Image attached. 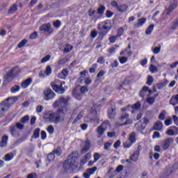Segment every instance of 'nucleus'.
Listing matches in <instances>:
<instances>
[{"label":"nucleus","instance_id":"nucleus-59","mask_svg":"<svg viewBox=\"0 0 178 178\" xmlns=\"http://www.w3.org/2000/svg\"><path fill=\"white\" fill-rule=\"evenodd\" d=\"M67 62V59L66 58H62L59 60L58 65H65Z\"/></svg>","mask_w":178,"mask_h":178},{"label":"nucleus","instance_id":"nucleus-33","mask_svg":"<svg viewBox=\"0 0 178 178\" xmlns=\"http://www.w3.org/2000/svg\"><path fill=\"white\" fill-rule=\"evenodd\" d=\"M13 159H14V155L13 154V153H8L5 156V161H11Z\"/></svg>","mask_w":178,"mask_h":178},{"label":"nucleus","instance_id":"nucleus-13","mask_svg":"<svg viewBox=\"0 0 178 178\" xmlns=\"http://www.w3.org/2000/svg\"><path fill=\"white\" fill-rule=\"evenodd\" d=\"M90 147H91L90 141L89 140H87L85 142V145H84L83 149H82V150H81V154H85L88 151H89V149H90Z\"/></svg>","mask_w":178,"mask_h":178},{"label":"nucleus","instance_id":"nucleus-11","mask_svg":"<svg viewBox=\"0 0 178 178\" xmlns=\"http://www.w3.org/2000/svg\"><path fill=\"white\" fill-rule=\"evenodd\" d=\"M172 142H174V139L172 138H168L166 140H163L162 144L163 149H168L170 147V145L172 143Z\"/></svg>","mask_w":178,"mask_h":178},{"label":"nucleus","instance_id":"nucleus-60","mask_svg":"<svg viewBox=\"0 0 178 178\" xmlns=\"http://www.w3.org/2000/svg\"><path fill=\"white\" fill-rule=\"evenodd\" d=\"M60 24H61L60 21L57 20V21L53 22V26H54V27H56V28H60Z\"/></svg>","mask_w":178,"mask_h":178},{"label":"nucleus","instance_id":"nucleus-12","mask_svg":"<svg viewBox=\"0 0 178 178\" xmlns=\"http://www.w3.org/2000/svg\"><path fill=\"white\" fill-rule=\"evenodd\" d=\"M116 115V108L115 106L111 107V109H108V119H115Z\"/></svg>","mask_w":178,"mask_h":178},{"label":"nucleus","instance_id":"nucleus-39","mask_svg":"<svg viewBox=\"0 0 178 178\" xmlns=\"http://www.w3.org/2000/svg\"><path fill=\"white\" fill-rule=\"evenodd\" d=\"M129 141L131 142L132 143H134L136 142V134L135 133L132 132L130 134Z\"/></svg>","mask_w":178,"mask_h":178},{"label":"nucleus","instance_id":"nucleus-10","mask_svg":"<svg viewBox=\"0 0 178 178\" xmlns=\"http://www.w3.org/2000/svg\"><path fill=\"white\" fill-rule=\"evenodd\" d=\"M97 170V168L96 166L92 168H88L86 170V172L83 173L84 178H90V176L93 175Z\"/></svg>","mask_w":178,"mask_h":178},{"label":"nucleus","instance_id":"nucleus-27","mask_svg":"<svg viewBox=\"0 0 178 178\" xmlns=\"http://www.w3.org/2000/svg\"><path fill=\"white\" fill-rule=\"evenodd\" d=\"M16 11H17V6L16 4H13L8 10V14H14Z\"/></svg>","mask_w":178,"mask_h":178},{"label":"nucleus","instance_id":"nucleus-37","mask_svg":"<svg viewBox=\"0 0 178 178\" xmlns=\"http://www.w3.org/2000/svg\"><path fill=\"white\" fill-rule=\"evenodd\" d=\"M161 46L155 47V48H152V52L154 54H159V52H161Z\"/></svg>","mask_w":178,"mask_h":178},{"label":"nucleus","instance_id":"nucleus-9","mask_svg":"<svg viewBox=\"0 0 178 178\" xmlns=\"http://www.w3.org/2000/svg\"><path fill=\"white\" fill-rule=\"evenodd\" d=\"M16 68H12V70H9L8 72L6 73L5 76L6 83H10L14 79V71Z\"/></svg>","mask_w":178,"mask_h":178},{"label":"nucleus","instance_id":"nucleus-61","mask_svg":"<svg viewBox=\"0 0 178 178\" xmlns=\"http://www.w3.org/2000/svg\"><path fill=\"white\" fill-rule=\"evenodd\" d=\"M89 90L88 89V88L86 86H82L81 88H80V91L81 93H86V92H88Z\"/></svg>","mask_w":178,"mask_h":178},{"label":"nucleus","instance_id":"nucleus-18","mask_svg":"<svg viewBox=\"0 0 178 178\" xmlns=\"http://www.w3.org/2000/svg\"><path fill=\"white\" fill-rule=\"evenodd\" d=\"M170 104L172 106H176L178 104V94L176 95H173L170 100Z\"/></svg>","mask_w":178,"mask_h":178},{"label":"nucleus","instance_id":"nucleus-38","mask_svg":"<svg viewBox=\"0 0 178 178\" xmlns=\"http://www.w3.org/2000/svg\"><path fill=\"white\" fill-rule=\"evenodd\" d=\"M72 95H74V97L76 98L77 100L81 101V95L80 93L76 94V90L75 89H74V90H72Z\"/></svg>","mask_w":178,"mask_h":178},{"label":"nucleus","instance_id":"nucleus-14","mask_svg":"<svg viewBox=\"0 0 178 178\" xmlns=\"http://www.w3.org/2000/svg\"><path fill=\"white\" fill-rule=\"evenodd\" d=\"M31 83H32V78H28L22 82V88L24 89L27 88L29 86H31Z\"/></svg>","mask_w":178,"mask_h":178},{"label":"nucleus","instance_id":"nucleus-53","mask_svg":"<svg viewBox=\"0 0 178 178\" xmlns=\"http://www.w3.org/2000/svg\"><path fill=\"white\" fill-rule=\"evenodd\" d=\"M47 131L49 132V134H53L54 132V128L52 125H49L47 127Z\"/></svg>","mask_w":178,"mask_h":178},{"label":"nucleus","instance_id":"nucleus-30","mask_svg":"<svg viewBox=\"0 0 178 178\" xmlns=\"http://www.w3.org/2000/svg\"><path fill=\"white\" fill-rule=\"evenodd\" d=\"M40 129L36 128L35 131H33V136L35 139L38 138L40 137Z\"/></svg>","mask_w":178,"mask_h":178},{"label":"nucleus","instance_id":"nucleus-42","mask_svg":"<svg viewBox=\"0 0 178 178\" xmlns=\"http://www.w3.org/2000/svg\"><path fill=\"white\" fill-rule=\"evenodd\" d=\"M55 159V155L54 153H49V155L47 156V159L49 162L54 161Z\"/></svg>","mask_w":178,"mask_h":178},{"label":"nucleus","instance_id":"nucleus-7","mask_svg":"<svg viewBox=\"0 0 178 178\" xmlns=\"http://www.w3.org/2000/svg\"><path fill=\"white\" fill-rule=\"evenodd\" d=\"M43 95L45 97V100L49 101L53 99L55 97V93L50 88H47L43 91Z\"/></svg>","mask_w":178,"mask_h":178},{"label":"nucleus","instance_id":"nucleus-31","mask_svg":"<svg viewBox=\"0 0 178 178\" xmlns=\"http://www.w3.org/2000/svg\"><path fill=\"white\" fill-rule=\"evenodd\" d=\"M153 29H154V24H150L149 27L146 29L145 34L149 35L153 31Z\"/></svg>","mask_w":178,"mask_h":178},{"label":"nucleus","instance_id":"nucleus-63","mask_svg":"<svg viewBox=\"0 0 178 178\" xmlns=\"http://www.w3.org/2000/svg\"><path fill=\"white\" fill-rule=\"evenodd\" d=\"M100 156L99 153H95L94 154V162H97L98 160H99Z\"/></svg>","mask_w":178,"mask_h":178},{"label":"nucleus","instance_id":"nucleus-2","mask_svg":"<svg viewBox=\"0 0 178 178\" xmlns=\"http://www.w3.org/2000/svg\"><path fill=\"white\" fill-rule=\"evenodd\" d=\"M113 27V24L110 20H106L99 23L97 25V29L99 31V35L102 37H105V35L110 31Z\"/></svg>","mask_w":178,"mask_h":178},{"label":"nucleus","instance_id":"nucleus-28","mask_svg":"<svg viewBox=\"0 0 178 178\" xmlns=\"http://www.w3.org/2000/svg\"><path fill=\"white\" fill-rule=\"evenodd\" d=\"M133 123V120L130 118H128L126 122H124V123L123 124H119V122H116V126L119 127V126H125V125H129V124H131Z\"/></svg>","mask_w":178,"mask_h":178},{"label":"nucleus","instance_id":"nucleus-55","mask_svg":"<svg viewBox=\"0 0 178 178\" xmlns=\"http://www.w3.org/2000/svg\"><path fill=\"white\" fill-rule=\"evenodd\" d=\"M97 67V64H94L93 65H92V67L90 68V73L92 74V73L95 72Z\"/></svg>","mask_w":178,"mask_h":178},{"label":"nucleus","instance_id":"nucleus-41","mask_svg":"<svg viewBox=\"0 0 178 178\" xmlns=\"http://www.w3.org/2000/svg\"><path fill=\"white\" fill-rule=\"evenodd\" d=\"M19 90H20V86L16 85L13 86L11 88V92L13 93L17 92Z\"/></svg>","mask_w":178,"mask_h":178},{"label":"nucleus","instance_id":"nucleus-23","mask_svg":"<svg viewBox=\"0 0 178 178\" xmlns=\"http://www.w3.org/2000/svg\"><path fill=\"white\" fill-rule=\"evenodd\" d=\"M177 7V4H172V5L168 7V8H167L166 15H170V13L172 12V10H174Z\"/></svg>","mask_w":178,"mask_h":178},{"label":"nucleus","instance_id":"nucleus-15","mask_svg":"<svg viewBox=\"0 0 178 178\" xmlns=\"http://www.w3.org/2000/svg\"><path fill=\"white\" fill-rule=\"evenodd\" d=\"M10 133H11L13 137L19 136V131L15 126L10 127Z\"/></svg>","mask_w":178,"mask_h":178},{"label":"nucleus","instance_id":"nucleus-48","mask_svg":"<svg viewBox=\"0 0 178 178\" xmlns=\"http://www.w3.org/2000/svg\"><path fill=\"white\" fill-rule=\"evenodd\" d=\"M153 83V78L152 76H147V86H152Z\"/></svg>","mask_w":178,"mask_h":178},{"label":"nucleus","instance_id":"nucleus-40","mask_svg":"<svg viewBox=\"0 0 178 178\" xmlns=\"http://www.w3.org/2000/svg\"><path fill=\"white\" fill-rule=\"evenodd\" d=\"M44 74H46V76H49L51 74V68L50 65H47V67H46Z\"/></svg>","mask_w":178,"mask_h":178},{"label":"nucleus","instance_id":"nucleus-34","mask_svg":"<svg viewBox=\"0 0 178 178\" xmlns=\"http://www.w3.org/2000/svg\"><path fill=\"white\" fill-rule=\"evenodd\" d=\"M30 120V117L29 115H26L24 117H22V119H20V122L22 124H26Z\"/></svg>","mask_w":178,"mask_h":178},{"label":"nucleus","instance_id":"nucleus-24","mask_svg":"<svg viewBox=\"0 0 178 178\" xmlns=\"http://www.w3.org/2000/svg\"><path fill=\"white\" fill-rule=\"evenodd\" d=\"M105 10H106V7L102 5H100V6H99L97 8V13L100 15V16H103Z\"/></svg>","mask_w":178,"mask_h":178},{"label":"nucleus","instance_id":"nucleus-50","mask_svg":"<svg viewBox=\"0 0 178 178\" xmlns=\"http://www.w3.org/2000/svg\"><path fill=\"white\" fill-rule=\"evenodd\" d=\"M16 129H19V130H22L24 129V125L22 124L20 122H17L15 126Z\"/></svg>","mask_w":178,"mask_h":178},{"label":"nucleus","instance_id":"nucleus-35","mask_svg":"<svg viewBox=\"0 0 178 178\" xmlns=\"http://www.w3.org/2000/svg\"><path fill=\"white\" fill-rule=\"evenodd\" d=\"M52 153L54 154H57L58 156H60L62 154L61 147H58L57 149L53 150Z\"/></svg>","mask_w":178,"mask_h":178},{"label":"nucleus","instance_id":"nucleus-43","mask_svg":"<svg viewBox=\"0 0 178 178\" xmlns=\"http://www.w3.org/2000/svg\"><path fill=\"white\" fill-rule=\"evenodd\" d=\"M50 58H51V56L50 55H47L45 57H43L42 59L41 60V63L43 64L44 63H46V62L49 61Z\"/></svg>","mask_w":178,"mask_h":178},{"label":"nucleus","instance_id":"nucleus-4","mask_svg":"<svg viewBox=\"0 0 178 178\" xmlns=\"http://www.w3.org/2000/svg\"><path fill=\"white\" fill-rule=\"evenodd\" d=\"M12 98L6 99L5 101L2 102L1 104H0V118L5 115V113L6 111H8L9 108L11 107L12 104L9 103V101Z\"/></svg>","mask_w":178,"mask_h":178},{"label":"nucleus","instance_id":"nucleus-49","mask_svg":"<svg viewBox=\"0 0 178 178\" xmlns=\"http://www.w3.org/2000/svg\"><path fill=\"white\" fill-rule=\"evenodd\" d=\"M119 60H120V62L121 64H125L126 62L128 61V58L124 57V56H123V57H120V58H119Z\"/></svg>","mask_w":178,"mask_h":178},{"label":"nucleus","instance_id":"nucleus-25","mask_svg":"<svg viewBox=\"0 0 178 178\" xmlns=\"http://www.w3.org/2000/svg\"><path fill=\"white\" fill-rule=\"evenodd\" d=\"M106 129L101 128V127H98L97 129V132L99 134L97 136V138H99L100 137H102L104 135V133L106 131Z\"/></svg>","mask_w":178,"mask_h":178},{"label":"nucleus","instance_id":"nucleus-19","mask_svg":"<svg viewBox=\"0 0 178 178\" xmlns=\"http://www.w3.org/2000/svg\"><path fill=\"white\" fill-rule=\"evenodd\" d=\"M8 136L5 135L2 137L1 142H0V147H6L8 145Z\"/></svg>","mask_w":178,"mask_h":178},{"label":"nucleus","instance_id":"nucleus-47","mask_svg":"<svg viewBox=\"0 0 178 178\" xmlns=\"http://www.w3.org/2000/svg\"><path fill=\"white\" fill-rule=\"evenodd\" d=\"M27 40H22V42H20L17 45L18 48H22V47H24V45L27 44Z\"/></svg>","mask_w":178,"mask_h":178},{"label":"nucleus","instance_id":"nucleus-52","mask_svg":"<svg viewBox=\"0 0 178 178\" xmlns=\"http://www.w3.org/2000/svg\"><path fill=\"white\" fill-rule=\"evenodd\" d=\"M141 107V104H140L138 102H136V104H133L132 108L138 110Z\"/></svg>","mask_w":178,"mask_h":178},{"label":"nucleus","instance_id":"nucleus-62","mask_svg":"<svg viewBox=\"0 0 178 178\" xmlns=\"http://www.w3.org/2000/svg\"><path fill=\"white\" fill-rule=\"evenodd\" d=\"M38 37V32H33L31 35H30L29 38L31 40L36 39Z\"/></svg>","mask_w":178,"mask_h":178},{"label":"nucleus","instance_id":"nucleus-22","mask_svg":"<svg viewBox=\"0 0 178 178\" xmlns=\"http://www.w3.org/2000/svg\"><path fill=\"white\" fill-rule=\"evenodd\" d=\"M68 75V71L67 70H61V73L58 74V78L61 79H65L66 77H67Z\"/></svg>","mask_w":178,"mask_h":178},{"label":"nucleus","instance_id":"nucleus-1","mask_svg":"<svg viewBox=\"0 0 178 178\" xmlns=\"http://www.w3.org/2000/svg\"><path fill=\"white\" fill-rule=\"evenodd\" d=\"M68 111H70V108L67 106H59L57 111L47 113L46 114V116L47 117L49 122L58 124L61 121H63L64 118L63 115L66 114Z\"/></svg>","mask_w":178,"mask_h":178},{"label":"nucleus","instance_id":"nucleus-5","mask_svg":"<svg viewBox=\"0 0 178 178\" xmlns=\"http://www.w3.org/2000/svg\"><path fill=\"white\" fill-rule=\"evenodd\" d=\"M70 100V97L64 98L63 97H59L57 101L53 104V108H57L58 106H67V102Z\"/></svg>","mask_w":178,"mask_h":178},{"label":"nucleus","instance_id":"nucleus-16","mask_svg":"<svg viewBox=\"0 0 178 178\" xmlns=\"http://www.w3.org/2000/svg\"><path fill=\"white\" fill-rule=\"evenodd\" d=\"M128 8H129V6H127L126 4H124V5L119 6V7L116 8V10H118V13H125L127 10H128Z\"/></svg>","mask_w":178,"mask_h":178},{"label":"nucleus","instance_id":"nucleus-6","mask_svg":"<svg viewBox=\"0 0 178 178\" xmlns=\"http://www.w3.org/2000/svg\"><path fill=\"white\" fill-rule=\"evenodd\" d=\"M58 82V80H55L54 81H53L51 83V86L53 90L58 92V94L62 95L65 92V89L62 87V85L65 84V82L61 83L60 86H58L57 85Z\"/></svg>","mask_w":178,"mask_h":178},{"label":"nucleus","instance_id":"nucleus-3","mask_svg":"<svg viewBox=\"0 0 178 178\" xmlns=\"http://www.w3.org/2000/svg\"><path fill=\"white\" fill-rule=\"evenodd\" d=\"M75 163L76 157H74L73 154H72L68 156L67 159L63 163V168H64L65 170L68 171L73 168Z\"/></svg>","mask_w":178,"mask_h":178},{"label":"nucleus","instance_id":"nucleus-36","mask_svg":"<svg viewBox=\"0 0 178 178\" xmlns=\"http://www.w3.org/2000/svg\"><path fill=\"white\" fill-rule=\"evenodd\" d=\"M72 49H73V47H72L70 44H67V45H65V47L64 49V52L65 54H67V53L70 52L72 51Z\"/></svg>","mask_w":178,"mask_h":178},{"label":"nucleus","instance_id":"nucleus-45","mask_svg":"<svg viewBox=\"0 0 178 178\" xmlns=\"http://www.w3.org/2000/svg\"><path fill=\"white\" fill-rule=\"evenodd\" d=\"M108 126H109V122H104L102 123V124L98 127H101V129H106Z\"/></svg>","mask_w":178,"mask_h":178},{"label":"nucleus","instance_id":"nucleus-20","mask_svg":"<svg viewBox=\"0 0 178 178\" xmlns=\"http://www.w3.org/2000/svg\"><path fill=\"white\" fill-rule=\"evenodd\" d=\"M134 129H136L137 131H142L145 129V127L143 125L141 122H138L136 125H134Z\"/></svg>","mask_w":178,"mask_h":178},{"label":"nucleus","instance_id":"nucleus-44","mask_svg":"<svg viewBox=\"0 0 178 178\" xmlns=\"http://www.w3.org/2000/svg\"><path fill=\"white\" fill-rule=\"evenodd\" d=\"M118 38V35L117 36H111L108 38V41H110V43L114 44L115 41L117 40V38Z\"/></svg>","mask_w":178,"mask_h":178},{"label":"nucleus","instance_id":"nucleus-58","mask_svg":"<svg viewBox=\"0 0 178 178\" xmlns=\"http://www.w3.org/2000/svg\"><path fill=\"white\" fill-rule=\"evenodd\" d=\"M178 27V18L176 19L175 22H173L172 29L175 30Z\"/></svg>","mask_w":178,"mask_h":178},{"label":"nucleus","instance_id":"nucleus-8","mask_svg":"<svg viewBox=\"0 0 178 178\" xmlns=\"http://www.w3.org/2000/svg\"><path fill=\"white\" fill-rule=\"evenodd\" d=\"M40 31H42L44 33H53V29H51V24L48 23V24H44L41 26H40Z\"/></svg>","mask_w":178,"mask_h":178},{"label":"nucleus","instance_id":"nucleus-17","mask_svg":"<svg viewBox=\"0 0 178 178\" xmlns=\"http://www.w3.org/2000/svg\"><path fill=\"white\" fill-rule=\"evenodd\" d=\"M163 129V124L161 121H157L155 124H154L153 130L154 131H161Z\"/></svg>","mask_w":178,"mask_h":178},{"label":"nucleus","instance_id":"nucleus-57","mask_svg":"<svg viewBox=\"0 0 178 178\" xmlns=\"http://www.w3.org/2000/svg\"><path fill=\"white\" fill-rule=\"evenodd\" d=\"M95 13V10H92V8H90V10H88V16H90V17H93Z\"/></svg>","mask_w":178,"mask_h":178},{"label":"nucleus","instance_id":"nucleus-21","mask_svg":"<svg viewBox=\"0 0 178 178\" xmlns=\"http://www.w3.org/2000/svg\"><path fill=\"white\" fill-rule=\"evenodd\" d=\"M145 22H146L145 18L138 19L137 24H134V26H136V28L138 29L139 27L142 26L143 25V24L145 23Z\"/></svg>","mask_w":178,"mask_h":178},{"label":"nucleus","instance_id":"nucleus-32","mask_svg":"<svg viewBox=\"0 0 178 178\" xmlns=\"http://www.w3.org/2000/svg\"><path fill=\"white\" fill-rule=\"evenodd\" d=\"M90 113H91L92 116H93L95 118V119H96L97 118V111L96 109V106H92L91 108Z\"/></svg>","mask_w":178,"mask_h":178},{"label":"nucleus","instance_id":"nucleus-26","mask_svg":"<svg viewBox=\"0 0 178 178\" xmlns=\"http://www.w3.org/2000/svg\"><path fill=\"white\" fill-rule=\"evenodd\" d=\"M148 89H149L148 86H143L142 90H140L139 93L140 97L142 98H145V92L148 91Z\"/></svg>","mask_w":178,"mask_h":178},{"label":"nucleus","instance_id":"nucleus-51","mask_svg":"<svg viewBox=\"0 0 178 178\" xmlns=\"http://www.w3.org/2000/svg\"><path fill=\"white\" fill-rule=\"evenodd\" d=\"M146 102L147 104L152 105L155 102V99L152 97H149L147 99Z\"/></svg>","mask_w":178,"mask_h":178},{"label":"nucleus","instance_id":"nucleus-64","mask_svg":"<svg viewBox=\"0 0 178 178\" xmlns=\"http://www.w3.org/2000/svg\"><path fill=\"white\" fill-rule=\"evenodd\" d=\"M172 120L174 121V124H175L177 126H178V117L176 115H173Z\"/></svg>","mask_w":178,"mask_h":178},{"label":"nucleus","instance_id":"nucleus-54","mask_svg":"<svg viewBox=\"0 0 178 178\" xmlns=\"http://www.w3.org/2000/svg\"><path fill=\"white\" fill-rule=\"evenodd\" d=\"M43 109H44L43 106L39 105V106H36V112L38 113H41L42 111H43Z\"/></svg>","mask_w":178,"mask_h":178},{"label":"nucleus","instance_id":"nucleus-56","mask_svg":"<svg viewBox=\"0 0 178 178\" xmlns=\"http://www.w3.org/2000/svg\"><path fill=\"white\" fill-rule=\"evenodd\" d=\"M133 143H132V142H126V143H124V148H125V149L129 148L130 147H131Z\"/></svg>","mask_w":178,"mask_h":178},{"label":"nucleus","instance_id":"nucleus-29","mask_svg":"<svg viewBox=\"0 0 178 178\" xmlns=\"http://www.w3.org/2000/svg\"><path fill=\"white\" fill-rule=\"evenodd\" d=\"M140 153L138 152H136L133 154V155H131L130 159L131 161H133L134 162H136L137 159H138Z\"/></svg>","mask_w":178,"mask_h":178},{"label":"nucleus","instance_id":"nucleus-46","mask_svg":"<svg viewBox=\"0 0 178 178\" xmlns=\"http://www.w3.org/2000/svg\"><path fill=\"white\" fill-rule=\"evenodd\" d=\"M149 70H150V72H152V73H154V72H158V69L156 68V67L155 65H150Z\"/></svg>","mask_w":178,"mask_h":178}]
</instances>
